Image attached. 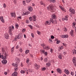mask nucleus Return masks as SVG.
<instances>
[{"mask_svg":"<svg viewBox=\"0 0 76 76\" xmlns=\"http://www.w3.org/2000/svg\"><path fill=\"white\" fill-rule=\"evenodd\" d=\"M52 18H50L51 22H52V23H53V24L56 23L57 22V21L56 20H53V19H55V18H56V15L55 14H53L52 15Z\"/></svg>","mask_w":76,"mask_h":76,"instance_id":"f257e3e1","label":"nucleus"},{"mask_svg":"<svg viewBox=\"0 0 76 76\" xmlns=\"http://www.w3.org/2000/svg\"><path fill=\"white\" fill-rule=\"evenodd\" d=\"M4 55H1V53H0V58H1L3 60L4 59V60H6L7 59L6 57L8 56V55H7V53H5L4 54Z\"/></svg>","mask_w":76,"mask_h":76,"instance_id":"f03ea898","label":"nucleus"},{"mask_svg":"<svg viewBox=\"0 0 76 76\" xmlns=\"http://www.w3.org/2000/svg\"><path fill=\"white\" fill-rule=\"evenodd\" d=\"M22 37H23L22 34V33H20L18 34V36L17 35L15 36V39L16 40L18 39H21L22 38Z\"/></svg>","mask_w":76,"mask_h":76,"instance_id":"7ed1b4c3","label":"nucleus"},{"mask_svg":"<svg viewBox=\"0 0 76 76\" xmlns=\"http://www.w3.org/2000/svg\"><path fill=\"white\" fill-rule=\"evenodd\" d=\"M12 29H14V26H11L9 27V32L10 35H12Z\"/></svg>","mask_w":76,"mask_h":76,"instance_id":"20e7f679","label":"nucleus"},{"mask_svg":"<svg viewBox=\"0 0 76 76\" xmlns=\"http://www.w3.org/2000/svg\"><path fill=\"white\" fill-rule=\"evenodd\" d=\"M47 9L48 10L50 9L51 10H52V12H53V10H54V8H53V5L51 4H50L48 7L47 8Z\"/></svg>","mask_w":76,"mask_h":76,"instance_id":"39448f33","label":"nucleus"},{"mask_svg":"<svg viewBox=\"0 0 76 76\" xmlns=\"http://www.w3.org/2000/svg\"><path fill=\"white\" fill-rule=\"evenodd\" d=\"M61 37V38H69V36L67 34L62 35Z\"/></svg>","mask_w":76,"mask_h":76,"instance_id":"423d86ee","label":"nucleus"},{"mask_svg":"<svg viewBox=\"0 0 76 76\" xmlns=\"http://www.w3.org/2000/svg\"><path fill=\"white\" fill-rule=\"evenodd\" d=\"M18 75V72L16 71H15L12 74V76H16Z\"/></svg>","mask_w":76,"mask_h":76,"instance_id":"0eeeda50","label":"nucleus"},{"mask_svg":"<svg viewBox=\"0 0 76 76\" xmlns=\"http://www.w3.org/2000/svg\"><path fill=\"white\" fill-rule=\"evenodd\" d=\"M4 37L6 39H8L9 38V35L7 34V33H5L4 34Z\"/></svg>","mask_w":76,"mask_h":76,"instance_id":"6e6552de","label":"nucleus"},{"mask_svg":"<svg viewBox=\"0 0 76 76\" xmlns=\"http://www.w3.org/2000/svg\"><path fill=\"white\" fill-rule=\"evenodd\" d=\"M56 70L57 72H58V73H60V74H61V73L62 72L61 70V69H60L59 68L57 69Z\"/></svg>","mask_w":76,"mask_h":76,"instance_id":"1a4fd4ad","label":"nucleus"},{"mask_svg":"<svg viewBox=\"0 0 76 76\" xmlns=\"http://www.w3.org/2000/svg\"><path fill=\"white\" fill-rule=\"evenodd\" d=\"M7 61L5 60H4L3 61H2V63L3 64H6L7 63Z\"/></svg>","mask_w":76,"mask_h":76,"instance_id":"9d476101","label":"nucleus"},{"mask_svg":"<svg viewBox=\"0 0 76 76\" xmlns=\"http://www.w3.org/2000/svg\"><path fill=\"white\" fill-rule=\"evenodd\" d=\"M72 61L73 63H75L76 62V57H73V58Z\"/></svg>","mask_w":76,"mask_h":76,"instance_id":"9b49d317","label":"nucleus"},{"mask_svg":"<svg viewBox=\"0 0 76 76\" xmlns=\"http://www.w3.org/2000/svg\"><path fill=\"white\" fill-rule=\"evenodd\" d=\"M35 66L36 67L35 69H36L37 70H38V69H39V66L37 64H36L35 65Z\"/></svg>","mask_w":76,"mask_h":76,"instance_id":"f8f14e48","label":"nucleus"},{"mask_svg":"<svg viewBox=\"0 0 76 76\" xmlns=\"http://www.w3.org/2000/svg\"><path fill=\"white\" fill-rule=\"evenodd\" d=\"M73 31L71 30V31L70 32V33L71 34V35L72 37H73L74 36V34H73Z\"/></svg>","mask_w":76,"mask_h":76,"instance_id":"ddd939ff","label":"nucleus"},{"mask_svg":"<svg viewBox=\"0 0 76 76\" xmlns=\"http://www.w3.org/2000/svg\"><path fill=\"white\" fill-rule=\"evenodd\" d=\"M30 13V12L28 11L27 12L25 13H24L23 14V15H28V14H29Z\"/></svg>","mask_w":76,"mask_h":76,"instance_id":"4468645a","label":"nucleus"},{"mask_svg":"<svg viewBox=\"0 0 76 76\" xmlns=\"http://www.w3.org/2000/svg\"><path fill=\"white\" fill-rule=\"evenodd\" d=\"M11 15L12 17H13L14 16L15 17L16 16L15 13H11Z\"/></svg>","mask_w":76,"mask_h":76,"instance_id":"2eb2a0df","label":"nucleus"},{"mask_svg":"<svg viewBox=\"0 0 76 76\" xmlns=\"http://www.w3.org/2000/svg\"><path fill=\"white\" fill-rule=\"evenodd\" d=\"M71 13L75 14V10L74 9H72Z\"/></svg>","mask_w":76,"mask_h":76,"instance_id":"dca6fc26","label":"nucleus"},{"mask_svg":"<svg viewBox=\"0 0 76 76\" xmlns=\"http://www.w3.org/2000/svg\"><path fill=\"white\" fill-rule=\"evenodd\" d=\"M28 10L29 11L31 12V11L32 10V7H30L29 8H28Z\"/></svg>","mask_w":76,"mask_h":76,"instance_id":"f3484780","label":"nucleus"},{"mask_svg":"<svg viewBox=\"0 0 76 76\" xmlns=\"http://www.w3.org/2000/svg\"><path fill=\"white\" fill-rule=\"evenodd\" d=\"M49 42L50 43H53V41L52 40V39H49Z\"/></svg>","mask_w":76,"mask_h":76,"instance_id":"a211bd4d","label":"nucleus"},{"mask_svg":"<svg viewBox=\"0 0 76 76\" xmlns=\"http://www.w3.org/2000/svg\"><path fill=\"white\" fill-rule=\"evenodd\" d=\"M29 50H26L25 51V53L26 54H28V53H29Z\"/></svg>","mask_w":76,"mask_h":76,"instance_id":"6ab92c4d","label":"nucleus"},{"mask_svg":"<svg viewBox=\"0 0 76 76\" xmlns=\"http://www.w3.org/2000/svg\"><path fill=\"white\" fill-rule=\"evenodd\" d=\"M59 58L60 59H61L62 58V57L61 56V55H59L58 56Z\"/></svg>","mask_w":76,"mask_h":76,"instance_id":"aec40b11","label":"nucleus"},{"mask_svg":"<svg viewBox=\"0 0 76 76\" xmlns=\"http://www.w3.org/2000/svg\"><path fill=\"white\" fill-rule=\"evenodd\" d=\"M32 18L34 19H35L37 18V16L34 15L32 16Z\"/></svg>","mask_w":76,"mask_h":76,"instance_id":"412c9836","label":"nucleus"},{"mask_svg":"<svg viewBox=\"0 0 76 76\" xmlns=\"http://www.w3.org/2000/svg\"><path fill=\"white\" fill-rule=\"evenodd\" d=\"M41 69L42 71H45V70H46V68H45V67H43V68H42Z\"/></svg>","mask_w":76,"mask_h":76,"instance_id":"4be33fe9","label":"nucleus"},{"mask_svg":"<svg viewBox=\"0 0 76 76\" xmlns=\"http://www.w3.org/2000/svg\"><path fill=\"white\" fill-rule=\"evenodd\" d=\"M15 28H16V29H18V28L19 27V25L18 24H16L15 25Z\"/></svg>","mask_w":76,"mask_h":76,"instance_id":"5701e85b","label":"nucleus"},{"mask_svg":"<svg viewBox=\"0 0 76 76\" xmlns=\"http://www.w3.org/2000/svg\"><path fill=\"white\" fill-rule=\"evenodd\" d=\"M20 73H22L23 74V73H25V71L21 70L20 71Z\"/></svg>","mask_w":76,"mask_h":76,"instance_id":"b1692460","label":"nucleus"},{"mask_svg":"<svg viewBox=\"0 0 76 76\" xmlns=\"http://www.w3.org/2000/svg\"><path fill=\"white\" fill-rule=\"evenodd\" d=\"M64 20H68V19H67V16H66L64 18H63Z\"/></svg>","mask_w":76,"mask_h":76,"instance_id":"393cba45","label":"nucleus"},{"mask_svg":"<svg viewBox=\"0 0 76 76\" xmlns=\"http://www.w3.org/2000/svg\"><path fill=\"white\" fill-rule=\"evenodd\" d=\"M46 23H47V24H48V25H50V23H51V22L47 21L46 22Z\"/></svg>","mask_w":76,"mask_h":76,"instance_id":"a878e982","label":"nucleus"},{"mask_svg":"<svg viewBox=\"0 0 76 76\" xmlns=\"http://www.w3.org/2000/svg\"><path fill=\"white\" fill-rule=\"evenodd\" d=\"M65 73L66 74V75H69L70 73L69 71H66Z\"/></svg>","mask_w":76,"mask_h":76,"instance_id":"bb28decb","label":"nucleus"},{"mask_svg":"<svg viewBox=\"0 0 76 76\" xmlns=\"http://www.w3.org/2000/svg\"><path fill=\"white\" fill-rule=\"evenodd\" d=\"M29 19L30 21H32V17H29Z\"/></svg>","mask_w":76,"mask_h":76,"instance_id":"cd10ccee","label":"nucleus"},{"mask_svg":"<svg viewBox=\"0 0 76 76\" xmlns=\"http://www.w3.org/2000/svg\"><path fill=\"white\" fill-rule=\"evenodd\" d=\"M40 51L42 52V53L43 54H44V53H45V50H40Z\"/></svg>","mask_w":76,"mask_h":76,"instance_id":"c85d7f7f","label":"nucleus"},{"mask_svg":"<svg viewBox=\"0 0 76 76\" xmlns=\"http://www.w3.org/2000/svg\"><path fill=\"white\" fill-rule=\"evenodd\" d=\"M72 53L73 54H75V53L76 54V50H74L73 51H72Z\"/></svg>","mask_w":76,"mask_h":76,"instance_id":"c756f323","label":"nucleus"},{"mask_svg":"<svg viewBox=\"0 0 76 76\" xmlns=\"http://www.w3.org/2000/svg\"><path fill=\"white\" fill-rule=\"evenodd\" d=\"M61 41H60V40H57L56 42V44H58L60 43V42H61Z\"/></svg>","mask_w":76,"mask_h":76,"instance_id":"7c9ffc66","label":"nucleus"},{"mask_svg":"<svg viewBox=\"0 0 76 76\" xmlns=\"http://www.w3.org/2000/svg\"><path fill=\"white\" fill-rule=\"evenodd\" d=\"M19 51L21 53H22V51H23V50H22V48H20L19 50Z\"/></svg>","mask_w":76,"mask_h":76,"instance_id":"2f4dec72","label":"nucleus"},{"mask_svg":"<svg viewBox=\"0 0 76 76\" xmlns=\"http://www.w3.org/2000/svg\"><path fill=\"white\" fill-rule=\"evenodd\" d=\"M44 54L45 56H47L48 54V53L47 52H45L44 53Z\"/></svg>","mask_w":76,"mask_h":76,"instance_id":"473e14b6","label":"nucleus"},{"mask_svg":"<svg viewBox=\"0 0 76 76\" xmlns=\"http://www.w3.org/2000/svg\"><path fill=\"white\" fill-rule=\"evenodd\" d=\"M40 3L41 5H43V6H44L45 5V4H44V3H43V2H42V1H41Z\"/></svg>","mask_w":76,"mask_h":76,"instance_id":"72a5a7b5","label":"nucleus"},{"mask_svg":"<svg viewBox=\"0 0 76 76\" xmlns=\"http://www.w3.org/2000/svg\"><path fill=\"white\" fill-rule=\"evenodd\" d=\"M31 0H26V2L27 3H29V2H30Z\"/></svg>","mask_w":76,"mask_h":76,"instance_id":"f704fd0d","label":"nucleus"},{"mask_svg":"<svg viewBox=\"0 0 76 76\" xmlns=\"http://www.w3.org/2000/svg\"><path fill=\"white\" fill-rule=\"evenodd\" d=\"M23 4L24 6H26V4L25 3V1H23Z\"/></svg>","mask_w":76,"mask_h":76,"instance_id":"c9c22d12","label":"nucleus"},{"mask_svg":"<svg viewBox=\"0 0 76 76\" xmlns=\"http://www.w3.org/2000/svg\"><path fill=\"white\" fill-rule=\"evenodd\" d=\"M50 0V1L51 2H53V3H55L56 1L55 0Z\"/></svg>","mask_w":76,"mask_h":76,"instance_id":"e433bc0d","label":"nucleus"},{"mask_svg":"<svg viewBox=\"0 0 76 76\" xmlns=\"http://www.w3.org/2000/svg\"><path fill=\"white\" fill-rule=\"evenodd\" d=\"M71 75L72 76H74V72H71Z\"/></svg>","mask_w":76,"mask_h":76,"instance_id":"4c0bfd02","label":"nucleus"},{"mask_svg":"<svg viewBox=\"0 0 76 76\" xmlns=\"http://www.w3.org/2000/svg\"><path fill=\"white\" fill-rule=\"evenodd\" d=\"M29 58H28L27 59V60L26 61V63H27V64H28L29 63Z\"/></svg>","mask_w":76,"mask_h":76,"instance_id":"58836bf2","label":"nucleus"},{"mask_svg":"<svg viewBox=\"0 0 76 76\" xmlns=\"http://www.w3.org/2000/svg\"><path fill=\"white\" fill-rule=\"evenodd\" d=\"M44 48H45L46 50H48V49H49V48H48V47H45Z\"/></svg>","mask_w":76,"mask_h":76,"instance_id":"ea45409f","label":"nucleus"},{"mask_svg":"<svg viewBox=\"0 0 76 76\" xmlns=\"http://www.w3.org/2000/svg\"><path fill=\"white\" fill-rule=\"evenodd\" d=\"M28 26H29V27L31 29H32V28H32V26L31 25H29Z\"/></svg>","mask_w":76,"mask_h":76,"instance_id":"a19ab883","label":"nucleus"},{"mask_svg":"<svg viewBox=\"0 0 76 76\" xmlns=\"http://www.w3.org/2000/svg\"><path fill=\"white\" fill-rule=\"evenodd\" d=\"M1 21L2 23H4V19H2V20H1Z\"/></svg>","mask_w":76,"mask_h":76,"instance_id":"79ce46f5","label":"nucleus"},{"mask_svg":"<svg viewBox=\"0 0 76 76\" xmlns=\"http://www.w3.org/2000/svg\"><path fill=\"white\" fill-rule=\"evenodd\" d=\"M51 39H54V36L53 35L51 36Z\"/></svg>","mask_w":76,"mask_h":76,"instance_id":"37998d69","label":"nucleus"},{"mask_svg":"<svg viewBox=\"0 0 76 76\" xmlns=\"http://www.w3.org/2000/svg\"><path fill=\"white\" fill-rule=\"evenodd\" d=\"M37 33L38 35H40L41 34V32L38 31H37Z\"/></svg>","mask_w":76,"mask_h":76,"instance_id":"c03bdc74","label":"nucleus"},{"mask_svg":"<svg viewBox=\"0 0 76 76\" xmlns=\"http://www.w3.org/2000/svg\"><path fill=\"white\" fill-rule=\"evenodd\" d=\"M31 35L32 38H34V34L33 33H31Z\"/></svg>","mask_w":76,"mask_h":76,"instance_id":"a18cd8bd","label":"nucleus"},{"mask_svg":"<svg viewBox=\"0 0 76 76\" xmlns=\"http://www.w3.org/2000/svg\"><path fill=\"white\" fill-rule=\"evenodd\" d=\"M26 23H29V20H26Z\"/></svg>","mask_w":76,"mask_h":76,"instance_id":"49530a36","label":"nucleus"},{"mask_svg":"<svg viewBox=\"0 0 76 76\" xmlns=\"http://www.w3.org/2000/svg\"><path fill=\"white\" fill-rule=\"evenodd\" d=\"M3 7H4V8H6V5L5 4H4L3 5Z\"/></svg>","mask_w":76,"mask_h":76,"instance_id":"de8ad7c7","label":"nucleus"},{"mask_svg":"<svg viewBox=\"0 0 76 76\" xmlns=\"http://www.w3.org/2000/svg\"><path fill=\"white\" fill-rule=\"evenodd\" d=\"M25 31H26V30L24 28L22 30V32H25Z\"/></svg>","mask_w":76,"mask_h":76,"instance_id":"09e8293b","label":"nucleus"},{"mask_svg":"<svg viewBox=\"0 0 76 76\" xmlns=\"http://www.w3.org/2000/svg\"><path fill=\"white\" fill-rule=\"evenodd\" d=\"M67 31V28H65L64 29V31H65V32H66V31Z\"/></svg>","mask_w":76,"mask_h":76,"instance_id":"8fccbe9b","label":"nucleus"},{"mask_svg":"<svg viewBox=\"0 0 76 76\" xmlns=\"http://www.w3.org/2000/svg\"><path fill=\"white\" fill-rule=\"evenodd\" d=\"M28 70L31 73V72H32V70L31 69H28Z\"/></svg>","mask_w":76,"mask_h":76,"instance_id":"3c124183","label":"nucleus"},{"mask_svg":"<svg viewBox=\"0 0 76 76\" xmlns=\"http://www.w3.org/2000/svg\"><path fill=\"white\" fill-rule=\"evenodd\" d=\"M14 2L15 3H15H16L17 1H16V0H14Z\"/></svg>","mask_w":76,"mask_h":76,"instance_id":"603ef678","label":"nucleus"},{"mask_svg":"<svg viewBox=\"0 0 76 76\" xmlns=\"http://www.w3.org/2000/svg\"><path fill=\"white\" fill-rule=\"evenodd\" d=\"M62 44H63V45H64V46H65V47H66V44H65V43H62Z\"/></svg>","mask_w":76,"mask_h":76,"instance_id":"864d4df0","label":"nucleus"},{"mask_svg":"<svg viewBox=\"0 0 76 76\" xmlns=\"http://www.w3.org/2000/svg\"><path fill=\"white\" fill-rule=\"evenodd\" d=\"M41 46H42V47H43L44 48V47H45V45L44 44H41Z\"/></svg>","mask_w":76,"mask_h":76,"instance_id":"5fc2aeb1","label":"nucleus"},{"mask_svg":"<svg viewBox=\"0 0 76 76\" xmlns=\"http://www.w3.org/2000/svg\"><path fill=\"white\" fill-rule=\"evenodd\" d=\"M16 48L17 49H18V48H19V46H18V45L16 46Z\"/></svg>","mask_w":76,"mask_h":76,"instance_id":"6e6d98bb","label":"nucleus"},{"mask_svg":"<svg viewBox=\"0 0 76 76\" xmlns=\"http://www.w3.org/2000/svg\"><path fill=\"white\" fill-rule=\"evenodd\" d=\"M13 50H14V47H13L11 49V51H13Z\"/></svg>","mask_w":76,"mask_h":76,"instance_id":"4d7b16f0","label":"nucleus"},{"mask_svg":"<svg viewBox=\"0 0 76 76\" xmlns=\"http://www.w3.org/2000/svg\"><path fill=\"white\" fill-rule=\"evenodd\" d=\"M18 18L20 19H22V17H21V16L18 17Z\"/></svg>","mask_w":76,"mask_h":76,"instance_id":"13d9d810","label":"nucleus"},{"mask_svg":"<svg viewBox=\"0 0 76 76\" xmlns=\"http://www.w3.org/2000/svg\"><path fill=\"white\" fill-rule=\"evenodd\" d=\"M47 65H48V66H50V63H48L47 64Z\"/></svg>","mask_w":76,"mask_h":76,"instance_id":"bf43d9fd","label":"nucleus"},{"mask_svg":"<svg viewBox=\"0 0 76 76\" xmlns=\"http://www.w3.org/2000/svg\"><path fill=\"white\" fill-rule=\"evenodd\" d=\"M0 19L2 20V19H3V16H2L0 18Z\"/></svg>","mask_w":76,"mask_h":76,"instance_id":"052dcab7","label":"nucleus"},{"mask_svg":"<svg viewBox=\"0 0 76 76\" xmlns=\"http://www.w3.org/2000/svg\"><path fill=\"white\" fill-rule=\"evenodd\" d=\"M64 72H65V73H66V72H67V71H68V70H67V69H65V70H64Z\"/></svg>","mask_w":76,"mask_h":76,"instance_id":"680f3d73","label":"nucleus"},{"mask_svg":"<svg viewBox=\"0 0 76 76\" xmlns=\"http://www.w3.org/2000/svg\"><path fill=\"white\" fill-rule=\"evenodd\" d=\"M51 53H53V49L52 48L50 49Z\"/></svg>","mask_w":76,"mask_h":76,"instance_id":"e2e57ef3","label":"nucleus"},{"mask_svg":"<svg viewBox=\"0 0 76 76\" xmlns=\"http://www.w3.org/2000/svg\"><path fill=\"white\" fill-rule=\"evenodd\" d=\"M69 12H72V10L71 9V8H70L69 9Z\"/></svg>","mask_w":76,"mask_h":76,"instance_id":"0e129e2a","label":"nucleus"},{"mask_svg":"<svg viewBox=\"0 0 76 76\" xmlns=\"http://www.w3.org/2000/svg\"><path fill=\"white\" fill-rule=\"evenodd\" d=\"M59 48H60V50H62V49H63V47L61 48V47H60Z\"/></svg>","mask_w":76,"mask_h":76,"instance_id":"69168bd1","label":"nucleus"},{"mask_svg":"<svg viewBox=\"0 0 76 76\" xmlns=\"http://www.w3.org/2000/svg\"><path fill=\"white\" fill-rule=\"evenodd\" d=\"M4 75H7V72H4Z\"/></svg>","mask_w":76,"mask_h":76,"instance_id":"338daca9","label":"nucleus"},{"mask_svg":"<svg viewBox=\"0 0 76 76\" xmlns=\"http://www.w3.org/2000/svg\"><path fill=\"white\" fill-rule=\"evenodd\" d=\"M74 63V65H75V66H76V62H73Z\"/></svg>","mask_w":76,"mask_h":76,"instance_id":"774afa93","label":"nucleus"}]
</instances>
